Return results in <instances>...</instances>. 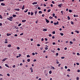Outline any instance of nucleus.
Wrapping results in <instances>:
<instances>
[{"instance_id":"nucleus-1","label":"nucleus","mask_w":80,"mask_h":80,"mask_svg":"<svg viewBox=\"0 0 80 80\" xmlns=\"http://www.w3.org/2000/svg\"><path fill=\"white\" fill-rule=\"evenodd\" d=\"M45 20H46V22L47 23H49V20H47V18H45Z\"/></svg>"},{"instance_id":"nucleus-2","label":"nucleus","mask_w":80,"mask_h":80,"mask_svg":"<svg viewBox=\"0 0 80 80\" xmlns=\"http://www.w3.org/2000/svg\"><path fill=\"white\" fill-rule=\"evenodd\" d=\"M7 59H8V58H5L2 60V62H4V61H5Z\"/></svg>"},{"instance_id":"nucleus-3","label":"nucleus","mask_w":80,"mask_h":80,"mask_svg":"<svg viewBox=\"0 0 80 80\" xmlns=\"http://www.w3.org/2000/svg\"><path fill=\"white\" fill-rule=\"evenodd\" d=\"M1 4L2 6H5V4L4 3H2Z\"/></svg>"},{"instance_id":"nucleus-4","label":"nucleus","mask_w":80,"mask_h":80,"mask_svg":"<svg viewBox=\"0 0 80 80\" xmlns=\"http://www.w3.org/2000/svg\"><path fill=\"white\" fill-rule=\"evenodd\" d=\"M35 4H37V2H33L32 3V5H35Z\"/></svg>"},{"instance_id":"nucleus-5","label":"nucleus","mask_w":80,"mask_h":80,"mask_svg":"<svg viewBox=\"0 0 80 80\" xmlns=\"http://www.w3.org/2000/svg\"><path fill=\"white\" fill-rule=\"evenodd\" d=\"M15 10H17V11H20V9L18 8V9H14Z\"/></svg>"},{"instance_id":"nucleus-6","label":"nucleus","mask_w":80,"mask_h":80,"mask_svg":"<svg viewBox=\"0 0 80 80\" xmlns=\"http://www.w3.org/2000/svg\"><path fill=\"white\" fill-rule=\"evenodd\" d=\"M62 5V3H61V4L58 5V7H61Z\"/></svg>"},{"instance_id":"nucleus-7","label":"nucleus","mask_w":80,"mask_h":80,"mask_svg":"<svg viewBox=\"0 0 80 80\" xmlns=\"http://www.w3.org/2000/svg\"><path fill=\"white\" fill-rule=\"evenodd\" d=\"M34 13L35 14V15H36L37 13V11H36L35 12H34Z\"/></svg>"},{"instance_id":"nucleus-8","label":"nucleus","mask_w":80,"mask_h":80,"mask_svg":"<svg viewBox=\"0 0 80 80\" xmlns=\"http://www.w3.org/2000/svg\"><path fill=\"white\" fill-rule=\"evenodd\" d=\"M75 32H77V33H79V31L77 30H75Z\"/></svg>"},{"instance_id":"nucleus-9","label":"nucleus","mask_w":80,"mask_h":80,"mask_svg":"<svg viewBox=\"0 0 80 80\" xmlns=\"http://www.w3.org/2000/svg\"><path fill=\"white\" fill-rule=\"evenodd\" d=\"M12 35V34H9V33H7V35L8 36H10V35Z\"/></svg>"},{"instance_id":"nucleus-10","label":"nucleus","mask_w":80,"mask_h":80,"mask_svg":"<svg viewBox=\"0 0 80 80\" xmlns=\"http://www.w3.org/2000/svg\"><path fill=\"white\" fill-rule=\"evenodd\" d=\"M8 47H9V48H10L11 47V44H9L8 46Z\"/></svg>"},{"instance_id":"nucleus-11","label":"nucleus","mask_w":80,"mask_h":80,"mask_svg":"<svg viewBox=\"0 0 80 80\" xmlns=\"http://www.w3.org/2000/svg\"><path fill=\"white\" fill-rule=\"evenodd\" d=\"M43 31H44V32L45 31H47V29H43Z\"/></svg>"},{"instance_id":"nucleus-12","label":"nucleus","mask_w":80,"mask_h":80,"mask_svg":"<svg viewBox=\"0 0 80 80\" xmlns=\"http://www.w3.org/2000/svg\"><path fill=\"white\" fill-rule=\"evenodd\" d=\"M24 7H25V5H23V7L22 8V10H24Z\"/></svg>"},{"instance_id":"nucleus-13","label":"nucleus","mask_w":80,"mask_h":80,"mask_svg":"<svg viewBox=\"0 0 80 80\" xmlns=\"http://www.w3.org/2000/svg\"><path fill=\"white\" fill-rule=\"evenodd\" d=\"M5 66H6V67H8V68H9V67L8 66V64H5Z\"/></svg>"},{"instance_id":"nucleus-14","label":"nucleus","mask_w":80,"mask_h":80,"mask_svg":"<svg viewBox=\"0 0 80 80\" xmlns=\"http://www.w3.org/2000/svg\"><path fill=\"white\" fill-rule=\"evenodd\" d=\"M26 22V20H22V22Z\"/></svg>"},{"instance_id":"nucleus-15","label":"nucleus","mask_w":80,"mask_h":80,"mask_svg":"<svg viewBox=\"0 0 80 80\" xmlns=\"http://www.w3.org/2000/svg\"><path fill=\"white\" fill-rule=\"evenodd\" d=\"M12 17H17V15H16L13 14L12 15Z\"/></svg>"},{"instance_id":"nucleus-16","label":"nucleus","mask_w":80,"mask_h":80,"mask_svg":"<svg viewBox=\"0 0 80 80\" xmlns=\"http://www.w3.org/2000/svg\"><path fill=\"white\" fill-rule=\"evenodd\" d=\"M60 35H61V36H63V33H60Z\"/></svg>"},{"instance_id":"nucleus-17","label":"nucleus","mask_w":80,"mask_h":80,"mask_svg":"<svg viewBox=\"0 0 80 80\" xmlns=\"http://www.w3.org/2000/svg\"><path fill=\"white\" fill-rule=\"evenodd\" d=\"M30 61V59H27V61L28 62H29Z\"/></svg>"},{"instance_id":"nucleus-18","label":"nucleus","mask_w":80,"mask_h":80,"mask_svg":"<svg viewBox=\"0 0 80 80\" xmlns=\"http://www.w3.org/2000/svg\"><path fill=\"white\" fill-rule=\"evenodd\" d=\"M28 12V9H27L26 10L24 11L25 13H26V12Z\"/></svg>"},{"instance_id":"nucleus-19","label":"nucleus","mask_w":80,"mask_h":80,"mask_svg":"<svg viewBox=\"0 0 80 80\" xmlns=\"http://www.w3.org/2000/svg\"><path fill=\"white\" fill-rule=\"evenodd\" d=\"M33 15V12H31V15Z\"/></svg>"},{"instance_id":"nucleus-20","label":"nucleus","mask_w":80,"mask_h":80,"mask_svg":"<svg viewBox=\"0 0 80 80\" xmlns=\"http://www.w3.org/2000/svg\"><path fill=\"white\" fill-rule=\"evenodd\" d=\"M69 12H70V13H71V12H72V11L70 9L69 10Z\"/></svg>"},{"instance_id":"nucleus-21","label":"nucleus","mask_w":80,"mask_h":80,"mask_svg":"<svg viewBox=\"0 0 80 80\" xmlns=\"http://www.w3.org/2000/svg\"><path fill=\"white\" fill-rule=\"evenodd\" d=\"M68 18L69 20L70 19V17L69 16H68Z\"/></svg>"},{"instance_id":"nucleus-22","label":"nucleus","mask_w":80,"mask_h":80,"mask_svg":"<svg viewBox=\"0 0 80 80\" xmlns=\"http://www.w3.org/2000/svg\"><path fill=\"white\" fill-rule=\"evenodd\" d=\"M42 11H39V13H42Z\"/></svg>"},{"instance_id":"nucleus-23","label":"nucleus","mask_w":80,"mask_h":80,"mask_svg":"<svg viewBox=\"0 0 80 80\" xmlns=\"http://www.w3.org/2000/svg\"><path fill=\"white\" fill-rule=\"evenodd\" d=\"M52 73V71H49V73H50V74H51Z\"/></svg>"},{"instance_id":"nucleus-24","label":"nucleus","mask_w":80,"mask_h":80,"mask_svg":"<svg viewBox=\"0 0 80 80\" xmlns=\"http://www.w3.org/2000/svg\"><path fill=\"white\" fill-rule=\"evenodd\" d=\"M51 11V10L50 9H49L48 10V12H50Z\"/></svg>"},{"instance_id":"nucleus-25","label":"nucleus","mask_w":80,"mask_h":80,"mask_svg":"<svg viewBox=\"0 0 80 80\" xmlns=\"http://www.w3.org/2000/svg\"><path fill=\"white\" fill-rule=\"evenodd\" d=\"M49 18H50V19H52V18H53V17H49Z\"/></svg>"},{"instance_id":"nucleus-26","label":"nucleus","mask_w":80,"mask_h":80,"mask_svg":"<svg viewBox=\"0 0 80 80\" xmlns=\"http://www.w3.org/2000/svg\"><path fill=\"white\" fill-rule=\"evenodd\" d=\"M21 25H22V24L21 23H20L18 24V26L20 27V26Z\"/></svg>"},{"instance_id":"nucleus-27","label":"nucleus","mask_w":80,"mask_h":80,"mask_svg":"<svg viewBox=\"0 0 80 80\" xmlns=\"http://www.w3.org/2000/svg\"><path fill=\"white\" fill-rule=\"evenodd\" d=\"M61 58L62 59H64V58H65V57H62Z\"/></svg>"},{"instance_id":"nucleus-28","label":"nucleus","mask_w":80,"mask_h":80,"mask_svg":"<svg viewBox=\"0 0 80 80\" xmlns=\"http://www.w3.org/2000/svg\"><path fill=\"white\" fill-rule=\"evenodd\" d=\"M38 9L39 10H41V8H40V7H38Z\"/></svg>"},{"instance_id":"nucleus-29","label":"nucleus","mask_w":80,"mask_h":80,"mask_svg":"<svg viewBox=\"0 0 80 80\" xmlns=\"http://www.w3.org/2000/svg\"><path fill=\"white\" fill-rule=\"evenodd\" d=\"M27 57H30V55H28L27 56Z\"/></svg>"},{"instance_id":"nucleus-30","label":"nucleus","mask_w":80,"mask_h":80,"mask_svg":"<svg viewBox=\"0 0 80 80\" xmlns=\"http://www.w3.org/2000/svg\"><path fill=\"white\" fill-rule=\"evenodd\" d=\"M9 18H10V19H12V18H13V17H9Z\"/></svg>"},{"instance_id":"nucleus-31","label":"nucleus","mask_w":80,"mask_h":80,"mask_svg":"<svg viewBox=\"0 0 80 80\" xmlns=\"http://www.w3.org/2000/svg\"><path fill=\"white\" fill-rule=\"evenodd\" d=\"M0 18L2 19V16L1 15H0Z\"/></svg>"},{"instance_id":"nucleus-32","label":"nucleus","mask_w":80,"mask_h":80,"mask_svg":"<svg viewBox=\"0 0 80 80\" xmlns=\"http://www.w3.org/2000/svg\"><path fill=\"white\" fill-rule=\"evenodd\" d=\"M71 24H73V22L72 21H71Z\"/></svg>"},{"instance_id":"nucleus-33","label":"nucleus","mask_w":80,"mask_h":80,"mask_svg":"<svg viewBox=\"0 0 80 80\" xmlns=\"http://www.w3.org/2000/svg\"><path fill=\"white\" fill-rule=\"evenodd\" d=\"M52 3H53V4H55V2H54L53 1H52Z\"/></svg>"},{"instance_id":"nucleus-34","label":"nucleus","mask_w":80,"mask_h":80,"mask_svg":"<svg viewBox=\"0 0 80 80\" xmlns=\"http://www.w3.org/2000/svg\"><path fill=\"white\" fill-rule=\"evenodd\" d=\"M55 13H53L52 14L53 17H54L55 16Z\"/></svg>"},{"instance_id":"nucleus-35","label":"nucleus","mask_w":80,"mask_h":80,"mask_svg":"<svg viewBox=\"0 0 80 80\" xmlns=\"http://www.w3.org/2000/svg\"><path fill=\"white\" fill-rule=\"evenodd\" d=\"M23 35V33H22L20 34V36Z\"/></svg>"},{"instance_id":"nucleus-36","label":"nucleus","mask_w":80,"mask_h":80,"mask_svg":"<svg viewBox=\"0 0 80 80\" xmlns=\"http://www.w3.org/2000/svg\"><path fill=\"white\" fill-rule=\"evenodd\" d=\"M45 41H47V40H48V39H47V38H45Z\"/></svg>"},{"instance_id":"nucleus-37","label":"nucleus","mask_w":80,"mask_h":80,"mask_svg":"<svg viewBox=\"0 0 80 80\" xmlns=\"http://www.w3.org/2000/svg\"><path fill=\"white\" fill-rule=\"evenodd\" d=\"M56 63H57V64H59V62L58 61H57Z\"/></svg>"},{"instance_id":"nucleus-38","label":"nucleus","mask_w":80,"mask_h":80,"mask_svg":"<svg viewBox=\"0 0 80 80\" xmlns=\"http://www.w3.org/2000/svg\"><path fill=\"white\" fill-rule=\"evenodd\" d=\"M59 23V22H58L57 21V23H56L57 25H58Z\"/></svg>"},{"instance_id":"nucleus-39","label":"nucleus","mask_w":80,"mask_h":80,"mask_svg":"<svg viewBox=\"0 0 80 80\" xmlns=\"http://www.w3.org/2000/svg\"><path fill=\"white\" fill-rule=\"evenodd\" d=\"M53 34H55V32L54 31L52 32Z\"/></svg>"},{"instance_id":"nucleus-40","label":"nucleus","mask_w":80,"mask_h":80,"mask_svg":"<svg viewBox=\"0 0 80 80\" xmlns=\"http://www.w3.org/2000/svg\"><path fill=\"white\" fill-rule=\"evenodd\" d=\"M28 15H30V12H28Z\"/></svg>"},{"instance_id":"nucleus-41","label":"nucleus","mask_w":80,"mask_h":80,"mask_svg":"<svg viewBox=\"0 0 80 80\" xmlns=\"http://www.w3.org/2000/svg\"><path fill=\"white\" fill-rule=\"evenodd\" d=\"M7 75L8 76V77H9V76H10V74H9V73H8V74H7Z\"/></svg>"},{"instance_id":"nucleus-42","label":"nucleus","mask_w":80,"mask_h":80,"mask_svg":"<svg viewBox=\"0 0 80 80\" xmlns=\"http://www.w3.org/2000/svg\"><path fill=\"white\" fill-rule=\"evenodd\" d=\"M12 67L13 68H15V65H14L13 66H12Z\"/></svg>"},{"instance_id":"nucleus-43","label":"nucleus","mask_w":80,"mask_h":80,"mask_svg":"<svg viewBox=\"0 0 80 80\" xmlns=\"http://www.w3.org/2000/svg\"><path fill=\"white\" fill-rule=\"evenodd\" d=\"M17 48L18 50H20V48L19 47H17Z\"/></svg>"},{"instance_id":"nucleus-44","label":"nucleus","mask_w":80,"mask_h":80,"mask_svg":"<svg viewBox=\"0 0 80 80\" xmlns=\"http://www.w3.org/2000/svg\"><path fill=\"white\" fill-rule=\"evenodd\" d=\"M32 55H35V53L33 52L32 53Z\"/></svg>"},{"instance_id":"nucleus-45","label":"nucleus","mask_w":80,"mask_h":80,"mask_svg":"<svg viewBox=\"0 0 80 80\" xmlns=\"http://www.w3.org/2000/svg\"><path fill=\"white\" fill-rule=\"evenodd\" d=\"M56 55L57 56H58V53H57L56 54Z\"/></svg>"},{"instance_id":"nucleus-46","label":"nucleus","mask_w":80,"mask_h":80,"mask_svg":"<svg viewBox=\"0 0 80 80\" xmlns=\"http://www.w3.org/2000/svg\"><path fill=\"white\" fill-rule=\"evenodd\" d=\"M47 43H49V42H46V44H47Z\"/></svg>"},{"instance_id":"nucleus-47","label":"nucleus","mask_w":80,"mask_h":80,"mask_svg":"<svg viewBox=\"0 0 80 80\" xmlns=\"http://www.w3.org/2000/svg\"><path fill=\"white\" fill-rule=\"evenodd\" d=\"M45 50H48V48L46 47L45 48Z\"/></svg>"},{"instance_id":"nucleus-48","label":"nucleus","mask_w":80,"mask_h":80,"mask_svg":"<svg viewBox=\"0 0 80 80\" xmlns=\"http://www.w3.org/2000/svg\"><path fill=\"white\" fill-rule=\"evenodd\" d=\"M37 46H38V47H40V44H38Z\"/></svg>"},{"instance_id":"nucleus-49","label":"nucleus","mask_w":80,"mask_h":80,"mask_svg":"<svg viewBox=\"0 0 80 80\" xmlns=\"http://www.w3.org/2000/svg\"><path fill=\"white\" fill-rule=\"evenodd\" d=\"M60 65H61V64H59L58 65V67H60Z\"/></svg>"},{"instance_id":"nucleus-50","label":"nucleus","mask_w":80,"mask_h":80,"mask_svg":"<svg viewBox=\"0 0 80 80\" xmlns=\"http://www.w3.org/2000/svg\"><path fill=\"white\" fill-rule=\"evenodd\" d=\"M67 71H68V72H70V69H68Z\"/></svg>"},{"instance_id":"nucleus-51","label":"nucleus","mask_w":80,"mask_h":80,"mask_svg":"<svg viewBox=\"0 0 80 80\" xmlns=\"http://www.w3.org/2000/svg\"><path fill=\"white\" fill-rule=\"evenodd\" d=\"M49 37H52V34H49Z\"/></svg>"},{"instance_id":"nucleus-52","label":"nucleus","mask_w":80,"mask_h":80,"mask_svg":"<svg viewBox=\"0 0 80 80\" xmlns=\"http://www.w3.org/2000/svg\"><path fill=\"white\" fill-rule=\"evenodd\" d=\"M36 61H37V60L36 59H34V60L33 61V62H36Z\"/></svg>"},{"instance_id":"nucleus-53","label":"nucleus","mask_w":80,"mask_h":80,"mask_svg":"<svg viewBox=\"0 0 80 80\" xmlns=\"http://www.w3.org/2000/svg\"><path fill=\"white\" fill-rule=\"evenodd\" d=\"M77 55H80V54L79 53H77Z\"/></svg>"},{"instance_id":"nucleus-54","label":"nucleus","mask_w":80,"mask_h":80,"mask_svg":"<svg viewBox=\"0 0 80 80\" xmlns=\"http://www.w3.org/2000/svg\"><path fill=\"white\" fill-rule=\"evenodd\" d=\"M70 43H72V44H73V42H72V41L70 42Z\"/></svg>"},{"instance_id":"nucleus-55","label":"nucleus","mask_w":80,"mask_h":80,"mask_svg":"<svg viewBox=\"0 0 80 80\" xmlns=\"http://www.w3.org/2000/svg\"><path fill=\"white\" fill-rule=\"evenodd\" d=\"M65 68L66 69H67V66H65Z\"/></svg>"},{"instance_id":"nucleus-56","label":"nucleus","mask_w":80,"mask_h":80,"mask_svg":"<svg viewBox=\"0 0 80 80\" xmlns=\"http://www.w3.org/2000/svg\"><path fill=\"white\" fill-rule=\"evenodd\" d=\"M43 40H44L43 38H42L41 39L42 41H43Z\"/></svg>"},{"instance_id":"nucleus-57","label":"nucleus","mask_w":80,"mask_h":80,"mask_svg":"<svg viewBox=\"0 0 80 80\" xmlns=\"http://www.w3.org/2000/svg\"><path fill=\"white\" fill-rule=\"evenodd\" d=\"M30 69H31V70H33V68H32V67H31L30 68Z\"/></svg>"},{"instance_id":"nucleus-58","label":"nucleus","mask_w":80,"mask_h":80,"mask_svg":"<svg viewBox=\"0 0 80 80\" xmlns=\"http://www.w3.org/2000/svg\"><path fill=\"white\" fill-rule=\"evenodd\" d=\"M64 50H67V48H64Z\"/></svg>"},{"instance_id":"nucleus-59","label":"nucleus","mask_w":80,"mask_h":80,"mask_svg":"<svg viewBox=\"0 0 80 80\" xmlns=\"http://www.w3.org/2000/svg\"><path fill=\"white\" fill-rule=\"evenodd\" d=\"M52 44H53V45H55H55H56V44H55V42H53V43H52Z\"/></svg>"},{"instance_id":"nucleus-60","label":"nucleus","mask_w":80,"mask_h":80,"mask_svg":"<svg viewBox=\"0 0 80 80\" xmlns=\"http://www.w3.org/2000/svg\"><path fill=\"white\" fill-rule=\"evenodd\" d=\"M52 38H55V36H53L52 37Z\"/></svg>"},{"instance_id":"nucleus-61","label":"nucleus","mask_w":80,"mask_h":80,"mask_svg":"<svg viewBox=\"0 0 80 80\" xmlns=\"http://www.w3.org/2000/svg\"><path fill=\"white\" fill-rule=\"evenodd\" d=\"M18 35L17 34H15L14 35V37H17Z\"/></svg>"},{"instance_id":"nucleus-62","label":"nucleus","mask_w":80,"mask_h":80,"mask_svg":"<svg viewBox=\"0 0 80 80\" xmlns=\"http://www.w3.org/2000/svg\"><path fill=\"white\" fill-rule=\"evenodd\" d=\"M54 18H57V16H54Z\"/></svg>"},{"instance_id":"nucleus-63","label":"nucleus","mask_w":80,"mask_h":80,"mask_svg":"<svg viewBox=\"0 0 80 80\" xmlns=\"http://www.w3.org/2000/svg\"><path fill=\"white\" fill-rule=\"evenodd\" d=\"M77 80H79V78L78 77L77 78Z\"/></svg>"},{"instance_id":"nucleus-64","label":"nucleus","mask_w":80,"mask_h":80,"mask_svg":"<svg viewBox=\"0 0 80 80\" xmlns=\"http://www.w3.org/2000/svg\"><path fill=\"white\" fill-rule=\"evenodd\" d=\"M19 57H20V56H21V54H19Z\"/></svg>"}]
</instances>
